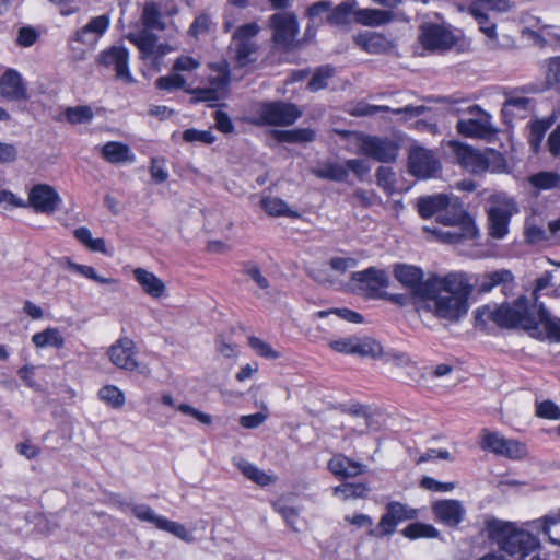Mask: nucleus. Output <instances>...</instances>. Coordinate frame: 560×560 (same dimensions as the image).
<instances>
[{"label": "nucleus", "instance_id": "1", "mask_svg": "<svg viewBox=\"0 0 560 560\" xmlns=\"http://www.w3.org/2000/svg\"><path fill=\"white\" fill-rule=\"evenodd\" d=\"M472 291L474 287L466 273L450 272L438 278L434 293L427 301L434 302L436 317L455 323L467 314Z\"/></svg>", "mask_w": 560, "mask_h": 560}, {"label": "nucleus", "instance_id": "2", "mask_svg": "<svg viewBox=\"0 0 560 560\" xmlns=\"http://www.w3.org/2000/svg\"><path fill=\"white\" fill-rule=\"evenodd\" d=\"M539 304H530L522 296L514 303L501 305H482L475 311V326L486 328L489 322L502 328H523L530 336H541L538 328L537 310Z\"/></svg>", "mask_w": 560, "mask_h": 560}, {"label": "nucleus", "instance_id": "3", "mask_svg": "<svg viewBox=\"0 0 560 560\" xmlns=\"http://www.w3.org/2000/svg\"><path fill=\"white\" fill-rule=\"evenodd\" d=\"M486 529L488 537L514 560L529 557L540 547L536 536L528 530L517 528L514 523L492 518L486 522Z\"/></svg>", "mask_w": 560, "mask_h": 560}, {"label": "nucleus", "instance_id": "4", "mask_svg": "<svg viewBox=\"0 0 560 560\" xmlns=\"http://www.w3.org/2000/svg\"><path fill=\"white\" fill-rule=\"evenodd\" d=\"M395 279L411 292V295L420 301L434 293V284L440 276L431 275L423 280L424 272L420 267L407 264H396L394 266Z\"/></svg>", "mask_w": 560, "mask_h": 560}, {"label": "nucleus", "instance_id": "5", "mask_svg": "<svg viewBox=\"0 0 560 560\" xmlns=\"http://www.w3.org/2000/svg\"><path fill=\"white\" fill-rule=\"evenodd\" d=\"M259 32L260 26L256 22L243 24L234 31L230 48L238 67H246L256 60L253 55L258 50L255 38Z\"/></svg>", "mask_w": 560, "mask_h": 560}, {"label": "nucleus", "instance_id": "6", "mask_svg": "<svg viewBox=\"0 0 560 560\" xmlns=\"http://www.w3.org/2000/svg\"><path fill=\"white\" fill-rule=\"evenodd\" d=\"M302 115L299 107L283 101L265 102L259 105V124L266 126H291Z\"/></svg>", "mask_w": 560, "mask_h": 560}, {"label": "nucleus", "instance_id": "7", "mask_svg": "<svg viewBox=\"0 0 560 560\" xmlns=\"http://www.w3.org/2000/svg\"><path fill=\"white\" fill-rule=\"evenodd\" d=\"M419 42L425 50L444 52L452 49L457 38L448 27L436 23H424L419 30Z\"/></svg>", "mask_w": 560, "mask_h": 560}, {"label": "nucleus", "instance_id": "8", "mask_svg": "<svg viewBox=\"0 0 560 560\" xmlns=\"http://www.w3.org/2000/svg\"><path fill=\"white\" fill-rule=\"evenodd\" d=\"M481 447L485 451L510 459H520L527 454L525 444L517 440L506 439L500 433L491 432L487 429L482 430Z\"/></svg>", "mask_w": 560, "mask_h": 560}, {"label": "nucleus", "instance_id": "9", "mask_svg": "<svg viewBox=\"0 0 560 560\" xmlns=\"http://www.w3.org/2000/svg\"><path fill=\"white\" fill-rule=\"evenodd\" d=\"M456 161L468 172L479 174L489 168L490 156L497 155L494 150L481 152L460 142L450 143Z\"/></svg>", "mask_w": 560, "mask_h": 560}, {"label": "nucleus", "instance_id": "10", "mask_svg": "<svg viewBox=\"0 0 560 560\" xmlns=\"http://www.w3.org/2000/svg\"><path fill=\"white\" fill-rule=\"evenodd\" d=\"M132 514L141 522L150 523L158 529L167 532L186 542H190L194 539L192 535L183 524L170 521L166 517L156 514L154 510L147 504L133 506Z\"/></svg>", "mask_w": 560, "mask_h": 560}, {"label": "nucleus", "instance_id": "11", "mask_svg": "<svg viewBox=\"0 0 560 560\" xmlns=\"http://www.w3.org/2000/svg\"><path fill=\"white\" fill-rule=\"evenodd\" d=\"M110 362L118 369L126 371L138 370L141 374L148 376L150 369L148 365H140L136 360V346L130 338H120L108 349Z\"/></svg>", "mask_w": 560, "mask_h": 560}, {"label": "nucleus", "instance_id": "12", "mask_svg": "<svg viewBox=\"0 0 560 560\" xmlns=\"http://www.w3.org/2000/svg\"><path fill=\"white\" fill-rule=\"evenodd\" d=\"M269 26L272 30V39L276 45L289 48L299 34L298 18L292 12H278L269 18Z\"/></svg>", "mask_w": 560, "mask_h": 560}, {"label": "nucleus", "instance_id": "13", "mask_svg": "<svg viewBox=\"0 0 560 560\" xmlns=\"http://www.w3.org/2000/svg\"><path fill=\"white\" fill-rule=\"evenodd\" d=\"M351 280L358 283V289L368 298H382L381 289L389 285V277L385 270L370 267L363 271L351 273Z\"/></svg>", "mask_w": 560, "mask_h": 560}, {"label": "nucleus", "instance_id": "14", "mask_svg": "<svg viewBox=\"0 0 560 560\" xmlns=\"http://www.w3.org/2000/svg\"><path fill=\"white\" fill-rule=\"evenodd\" d=\"M26 207L36 213L52 214L60 206L61 198L57 190L47 184L34 185L28 191Z\"/></svg>", "mask_w": 560, "mask_h": 560}, {"label": "nucleus", "instance_id": "15", "mask_svg": "<svg viewBox=\"0 0 560 560\" xmlns=\"http://www.w3.org/2000/svg\"><path fill=\"white\" fill-rule=\"evenodd\" d=\"M440 162L431 150L412 147L409 151L408 168L418 178H430L440 171Z\"/></svg>", "mask_w": 560, "mask_h": 560}, {"label": "nucleus", "instance_id": "16", "mask_svg": "<svg viewBox=\"0 0 560 560\" xmlns=\"http://www.w3.org/2000/svg\"><path fill=\"white\" fill-rule=\"evenodd\" d=\"M97 61L104 67L113 68L116 79L128 84L135 81L129 70V51L126 47L112 46L100 54Z\"/></svg>", "mask_w": 560, "mask_h": 560}, {"label": "nucleus", "instance_id": "17", "mask_svg": "<svg viewBox=\"0 0 560 560\" xmlns=\"http://www.w3.org/2000/svg\"><path fill=\"white\" fill-rule=\"evenodd\" d=\"M434 520L450 528H457L466 516L462 501L455 499L436 500L431 505Z\"/></svg>", "mask_w": 560, "mask_h": 560}, {"label": "nucleus", "instance_id": "18", "mask_svg": "<svg viewBox=\"0 0 560 560\" xmlns=\"http://www.w3.org/2000/svg\"><path fill=\"white\" fill-rule=\"evenodd\" d=\"M450 229L446 231L424 228V231L431 232L444 243L457 244L465 241H472L478 236V229L472 217H464V221L454 224H447Z\"/></svg>", "mask_w": 560, "mask_h": 560}, {"label": "nucleus", "instance_id": "19", "mask_svg": "<svg viewBox=\"0 0 560 560\" xmlns=\"http://www.w3.org/2000/svg\"><path fill=\"white\" fill-rule=\"evenodd\" d=\"M360 150L364 155L383 163L395 161L398 153V147L393 140L373 136L361 140Z\"/></svg>", "mask_w": 560, "mask_h": 560}, {"label": "nucleus", "instance_id": "20", "mask_svg": "<svg viewBox=\"0 0 560 560\" xmlns=\"http://www.w3.org/2000/svg\"><path fill=\"white\" fill-rule=\"evenodd\" d=\"M0 95L13 102L28 98L26 83L21 73L15 69H7L0 77Z\"/></svg>", "mask_w": 560, "mask_h": 560}, {"label": "nucleus", "instance_id": "21", "mask_svg": "<svg viewBox=\"0 0 560 560\" xmlns=\"http://www.w3.org/2000/svg\"><path fill=\"white\" fill-rule=\"evenodd\" d=\"M354 43L369 54H384L395 47V43L382 33L365 32L353 37Z\"/></svg>", "mask_w": 560, "mask_h": 560}, {"label": "nucleus", "instance_id": "22", "mask_svg": "<svg viewBox=\"0 0 560 560\" xmlns=\"http://www.w3.org/2000/svg\"><path fill=\"white\" fill-rule=\"evenodd\" d=\"M456 129L460 135L471 138L486 139L495 133L490 116L486 113H482V116L477 119L458 120Z\"/></svg>", "mask_w": 560, "mask_h": 560}, {"label": "nucleus", "instance_id": "23", "mask_svg": "<svg viewBox=\"0 0 560 560\" xmlns=\"http://www.w3.org/2000/svg\"><path fill=\"white\" fill-rule=\"evenodd\" d=\"M132 273L135 280L142 288L145 294L153 299L162 298L165 294V283L153 272L139 267L136 268Z\"/></svg>", "mask_w": 560, "mask_h": 560}, {"label": "nucleus", "instance_id": "24", "mask_svg": "<svg viewBox=\"0 0 560 560\" xmlns=\"http://www.w3.org/2000/svg\"><path fill=\"white\" fill-rule=\"evenodd\" d=\"M364 465L354 462L342 454L335 455L328 462V469L336 476L342 479L351 478L361 475L364 471Z\"/></svg>", "mask_w": 560, "mask_h": 560}, {"label": "nucleus", "instance_id": "25", "mask_svg": "<svg viewBox=\"0 0 560 560\" xmlns=\"http://www.w3.org/2000/svg\"><path fill=\"white\" fill-rule=\"evenodd\" d=\"M311 173L317 178L331 182H346L348 178V168L345 162L325 161L312 168Z\"/></svg>", "mask_w": 560, "mask_h": 560}, {"label": "nucleus", "instance_id": "26", "mask_svg": "<svg viewBox=\"0 0 560 560\" xmlns=\"http://www.w3.org/2000/svg\"><path fill=\"white\" fill-rule=\"evenodd\" d=\"M538 328L540 329L541 336H535L536 338H549L560 342V319L553 317L542 303L539 304L537 310Z\"/></svg>", "mask_w": 560, "mask_h": 560}, {"label": "nucleus", "instance_id": "27", "mask_svg": "<svg viewBox=\"0 0 560 560\" xmlns=\"http://www.w3.org/2000/svg\"><path fill=\"white\" fill-rule=\"evenodd\" d=\"M102 156L112 164L132 163L136 160L130 148L117 141H108L102 147Z\"/></svg>", "mask_w": 560, "mask_h": 560}, {"label": "nucleus", "instance_id": "28", "mask_svg": "<svg viewBox=\"0 0 560 560\" xmlns=\"http://www.w3.org/2000/svg\"><path fill=\"white\" fill-rule=\"evenodd\" d=\"M446 203L447 196L443 194L420 197L417 202L418 212L423 219L435 217L436 222H439V214Z\"/></svg>", "mask_w": 560, "mask_h": 560}, {"label": "nucleus", "instance_id": "29", "mask_svg": "<svg viewBox=\"0 0 560 560\" xmlns=\"http://www.w3.org/2000/svg\"><path fill=\"white\" fill-rule=\"evenodd\" d=\"M427 110V107L423 105L412 106L407 105L400 108L392 109L388 106H377V105H363L359 106L355 109V114L359 116H372L376 115L381 112H392L396 115H405L406 117H418L421 116Z\"/></svg>", "mask_w": 560, "mask_h": 560}, {"label": "nucleus", "instance_id": "30", "mask_svg": "<svg viewBox=\"0 0 560 560\" xmlns=\"http://www.w3.org/2000/svg\"><path fill=\"white\" fill-rule=\"evenodd\" d=\"M354 18L362 25L381 26L394 21L395 14L393 11L381 9H359L354 11Z\"/></svg>", "mask_w": 560, "mask_h": 560}, {"label": "nucleus", "instance_id": "31", "mask_svg": "<svg viewBox=\"0 0 560 560\" xmlns=\"http://www.w3.org/2000/svg\"><path fill=\"white\" fill-rule=\"evenodd\" d=\"M127 38L138 47L143 57H149L154 54L158 36L152 32V30L142 27L137 32L128 33Z\"/></svg>", "mask_w": 560, "mask_h": 560}, {"label": "nucleus", "instance_id": "32", "mask_svg": "<svg viewBox=\"0 0 560 560\" xmlns=\"http://www.w3.org/2000/svg\"><path fill=\"white\" fill-rule=\"evenodd\" d=\"M513 281L510 270L501 269L485 273L476 280L477 290L480 293L490 292L493 288Z\"/></svg>", "mask_w": 560, "mask_h": 560}, {"label": "nucleus", "instance_id": "33", "mask_svg": "<svg viewBox=\"0 0 560 560\" xmlns=\"http://www.w3.org/2000/svg\"><path fill=\"white\" fill-rule=\"evenodd\" d=\"M490 235L502 238L508 233L510 213L502 207H492L488 213Z\"/></svg>", "mask_w": 560, "mask_h": 560}, {"label": "nucleus", "instance_id": "34", "mask_svg": "<svg viewBox=\"0 0 560 560\" xmlns=\"http://www.w3.org/2000/svg\"><path fill=\"white\" fill-rule=\"evenodd\" d=\"M464 217H471L463 207L458 198L447 197V203L439 214V223L443 225L464 221Z\"/></svg>", "mask_w": 560, "mask_h": 560}, {"label": "nucleus", "instance_id": "35", "mask_svg": "<svg viewBox=\"0 0 560 560\" xmlns=\"http://www.w3.org/2000/svg\"><path fill=\"white\" fill-rule=\"evenodd\" d=\"M272 135L279 142L306 143L315 139V131L310 128H296L292 130H272Z\"/></svg>", "mask_w": 560, "mask_h": 560}, {"label": "nucleus", "instance_id": "36", "mask_svg": "<svg viewBox=\"0 0 560 560\" xmlns=\"http://www.w3.org/2000/svg\"><path fill=\"white\" fill-rule=\"evenodd\" d=\"M32 342L37 348L54 347L61 349L65 346V338L58 328H46L32 336Z\"/></svg>", "mask_w": 560, "mask_h": 560}, {"label": "nucleus", "instance_id": "37", "mask_svg": "<svg viewBox=\"0 0 560 560\" xmlns=\"http://www.w3.org/2000/svg\"><path fill=\"white\" fill-rule=\"evenodd\" d=\"M529 525L532 529L541 530L547 535L551 544L560 546V516H545L544 520H535Z\"/></svg>", "mask_w": 560, "mask_h": 560}, {"label": "nucleus", "instance_id": "38", "mask_svg": "<svg viewBox=\"0 0 560 560\" xmlns=\"http://www.w3.org/2000/svg\"><path fill=\"white\" fill-rule=\"evenodd\" d=\"M261 207L271 217L300 218V213L298 211L291 210L287 202L279 198H262Z\"/></svg>", "mask_w": 560, "mask_h": 560}, {"label": "nucleus", "instance_id": "39", "mask_svg": "<svg viewBox=\"0 0 560 560\" xmlns=\"http://www.w3.org/2000/svg\"><path fill=\"white\" fill-rule=\"evenodd\" d=\"M368 493V486L361 482H345L334 488V494L345 501L349 499H364Z\"/></svg>", "mask_w": 560, "mask_h": 560}, {"label": "nucleus", "instance_id": "40", "mask_svg": "<svg viewBox=\"0 0 560 560\" xmlns=\"http://www.w3.org/2000/svg\"><path fill=\"white\" fill-rule=\"evenodd\" d=\"M237 467L246 478L259 486H268L275 481L272 476L266 474L247 460H240Z\"/></svg>", "mask_w": 560, "mask_h": 560}, {"label": "nucleus", "instance_id": "41", "mask_svg": "<svg viewBox=\"0 0 560 560\" xmlns=\"http://www.w3.org/2000/svg\"><path fill=\"white\" fill-rule=\"evenodd\" d=\"M402 535L409 539L439 538L440 530L431 524L416 522L406 526Z\"/></svg>", "mask_w": 560, "mask_h": 560}, {"label": "nucleus", "instance_id": "42", "mask_svg": "<svg viewBox=\"0 0 560 560\" xmlns=\"http://www.w3.org/2000/svg\"><path fill=\"white\" fill-rule=\"evenodd\" d=\"M143 28L163 31L165 23L161 12L154 2H147L142 11Z\"/></svg>", "mask_w": 560, "mask_h": 560}, {"label": "nucleus", "instance_id": "43", "mask_svg": "<svg viewBox=\"0 0 560 560\" xmlns=\"http://www.w3.org/2000/svg\"><path fill=\"white\" fill-rule=\"evenodd\" d=\"M528 183L538 189H552L560 187V175L556 172H538L528 177Z\"/></svg>", "mask_w": 560, "mask_h": 560}, {"label": "nucleus", "instance_id": "44", "mask_svg": "<svg viewBox=\"0 0 560 560\" xmlns=\"http://www.w3.org/2000/svg\"><path fill=\"white\" fill-rule=\"evenodd\" d=\"M382 351L383 348L380 342L372 338H354L353 354L377 358L382 354Z\"/></svg>", "mask_w": 560, "mask_h": 560}, {"label": "nucleus", "instance_id": "45", "mask_svg": "<svg viewBox=\"0 0 560 560\" xmlns=\"http://www.w3.org/2000/svg\"><path fill=\"white\" fill-rule=\"evenodd\" d=\"M550 126L551 121L548 119H537L530 124L528 143L533 152L537 153L539 151L545 133L550 128Z\"/></svg>", "mask_w": 560, "mask_h": 560}, {"label": "nucleus", "instance_id": "46", "mask_svg": "<svg viewBox=\"0 0 560 560\" xmlns=\"http://www.w3.org/2000/svg\"><path fill=\"white\" fill-rule=\"evenodd\" d=\"M335 68L326 65L318 67L307 83V89L312 92L319 91L327 86L328 80L335 75Z\"/></svg>", "mask_w": 560, "mask_h": 560}, {"label": "nucleus", "instance_id": "47", "mask_svg": "<svg viewBox=\"0 0 560 560\" xmlns=\"http://www.w3.org/2000/svg\"><path fill=\"white\" fill-rule=\"evenodd\" d=\"M354 5L355 1L352 0V2H341L336 8H331L327 16L328 23L335 26L346 25Z\"/></svg>", "mask_w": 560, "mask_h": 560}, {"label": "nucleus", "instance_id": "48", "mask_svg": "<svg viewBox=\"0 0 560 560\" xmlns=\"http://www.w3.org/2000/svg\"><path fill=\"white\" fill-rule=\"evenodd\" d=\"M67 120L72 125L88 124L94 118L92 108L88 105L67 107L65 109Z\"/></svg>", "mask_w": 560, "mask_h": 560}, {"label": "nucleus", "instance_id": "49", "mask_svg": "<svg viewBox=\"0 0 560 560\" xmlns=\"http://www.w3.org/2000/svg\"><path fill=\"white\" fill-rule=\"evenodd\" d=\"M69 269L101 284H118L117 279L104 278L100 276L96 272V270L91 266L80 265L77 262H69Z\"/></svg>", "mask_w": 560, "mask_h": 560}, {"label": "nucleus", "instance_id": "50", "mask_svg": "<svg viewBox=\"0 0 560 560\" xmlns=\"http://www.w3.org/2000/svg\"><path fill=\"white\" fill-rule=\"evenodd\" d=\"M386 512L398 523L415 520L418 516L417 510L410 509L397 501L389 502L386 505Z\"/></svg>", "mask_w": 560, "mask_h": 560}, {"label": "nucleus", "instance_id": "51", "mask_svg": "<svg viewBox=\"0 0 560 560\" xmlns=\"http://www.w3.org/2000/svg\"><path fill=\"white\" fill-rule=\"evenodd\" d=\"M212 26V19L208 13L198 14L188 28L189 36L198 38L200 35H206L210 32Z\"/></svg>", "mask_w": 560, "mask_h": 560}, {"label": "nucleus", "instance_id": "52", "mask_svg": "<svg viewBox=\"0 0 560 560\" xmlns=\"http://www.w3.org/2000/svg\"><path fill=\"white\" fill-rule=\"evenodd\" d=\"M98 396L114 408H119L125 404L124 393L114 385L102 387L98 392Z\"/></svg>", "mask_w": 560, "mask_h": 560}, {"label": "nucleus", "instance_id": "53", "mask_svg": "<svg viewBox=\"0 0 560 560\" xmlns=\"http://www.w3.org/2000/svg\"><path fill=\"white\" fill-rule=\"evenodd\" d=\"M248 345L258 355L262 358L275 360L280 357L279 353L275 351L269 343L265 342L260 338L249 337Z\"/></svg>", "mask_w": 560, "mask_h": 560}, {"label": "nucleus", "instance_id": "54", "mask_svg": "<svg viewBox=\"0 0 560 560\" xmlns=\"http://www.w3.org/2000/svg\"><path fill=\"white\" fill-rule=\"evenodd\" d=\"M183 139L186 142H201L211 144L215 141L214 135L210 130L186 129L183 132Z\"/></svg>", "mask_w": 560, "mask_h": 560}, {"label": "nucleus", "instance_id": "55", "mask_svg": "<svg viewBox=\"0 0 560 560\" xmlns=\"http://www.w3.org/2000/svg\"><path fill=\"white\" fill-rule=\"evenodd\" d=\"M536 415L544 419L559 420L560 408L551 400H545L536 405Z\"/></svg>", "mask_w": 560, "mask_h": 560}, {"label": "nucleus", "instance_id": "56", "mask_svg": "<svg viewBox=\"0 0 560 560\" xmlns=\"http://www.w3.org/2000/svg\"><path fill=\"white\" fill-rule=\"evenodd\" d=\"M185 78L178 73L160 77L155 82L159 89L168 91L182 89L185 86Z\"/></svg>", "mask_w": 560, "mask_h": 560}, {"label": "nucleus", "instance_id": "57", "mask_svg": "<svg viewBox=\"0 0 560 560\" xmlns=\"http://www.w3.org/2000/svg\"><path fill=\"white\" fill-rule=\"evenodd\" d=\"M547 72L546 80L548 84H560V56L551 57L546 60Z\"/></svg>", "mask_w": 560, "mask_h": 560}, {"label": "nucleus", "instance_id": "58", "mask_svg": "<svg viewBox=\"0 0 560 560\" xmlns=\"http://www.w3.org/2000/svg\"><path fill=\"white\" fill-rule=\"evenodd\" d=\"M420 486L427 490L435 492H450L456 487L454 482H441L428 476L421 479Z\"/></svg>", "mask_w": 560, "mask_h": 560}, {"label": "nucleus", "instance_id": "59", "mask_svg": "<svg viewBox=\"0 0 560 560\" xmlns=\"http://www.w3.org/2000/svg\"><path fill=\"white\" fill-rule=\"evenodd\" d=\"M186 92L196 95L195 100L197 102H217L221 97V94L218 92V89H214L213 86L191 89L186 90Z\"/></svg>", "mask_w": 560, "mask_h": 560}, {"label": "nucleus", "instance_id": "60", "mask_svg": "<svg viewBox=\"0 0 560 560\" xmlns=\"http://www.w3.org/2000/svg\"><path fill=\"white\" fill-rule=\"evenodd\" d=\"M336 314L338 315L340 318L347 320V322H350V323H362L363 322V317L361 314L354 312V311H351L349 308H332L330 311H320L318 312V316L319 317H326L328 314Z\"/></svg>", "mask_w": 560, "mask_h": 560}, {"label": "nucleus", "instance_id": "61", "mask_svg": "<svg viewBox=\"0 0 560 560\" xmlns=\"http://www.w3.org/2000/svg\"><path fill=\"white\" fill-rule=\"evenodd\" d=\"M352 199L354 205L371 207L378 201V196L372 190L357 189L352 195Z\"/></svg>", "mask_w": 560, "mask_h": 560}, {"label": "nucleus", "instance_id": "62", "mask_svg": "<svg viewBox=\"0 0 560 560\" xmlns=\"http://www.w3.org/2000/svg\"><path fill=\"white\" fill-rule=\"evenodd\" d=\"M480 31L487 36L488 42L487 46L489 49H498L501 47L498 38V32L497 26L494 23H490L489 21L487 23H478Z\"/></svg>", "mask_w": 560, "mask_h": 560}, {"label": "nucleus", "instance_id": "63", "mask_svg": "<svg viewBox=\"0 0 560 560\" xmlns=\"http://www.w3.org/2000/svg\"><path fill=\"white\" fill-rule=\"evenodd\" d=\"M150 173H151L152 179L158 184L164 183L168 178V173L164 167L163 159H158V158L151 159Z\"/></svg>", "mask_w": 560, "mask_h": 560}, {"label": "nucleus", "instance_id": "64", "mask_svg": "<svg viewBox=\"0 0 560 560\" xmlns=\"http://www.w3.org/2000/svg\"><path fill=\"white\" fill-rule=\"evenodd\" d=\"M547 147L553 158L560 156V124L550 132L547 139Z\"/></svg>", "mask_w": 560, "mask_h": 560}]
</instances>
